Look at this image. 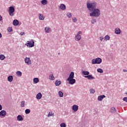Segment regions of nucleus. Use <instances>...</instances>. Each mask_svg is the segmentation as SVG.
Instances as JSON below:
<instances>
[{
    "label": "nucleus",
    "instance_id": "20",
    "mask_svg": "<svg viewBox=\"0 0 127 127\" xmlns=\"http://www.w3.org/2000/svg\"><path fill=\"white\" fill-rule=\"evenodd\" d=\"M19 23V22L18 21V20L15 19L13 21V24L15 26H17V25H18Z\"/></svg>",
    "mask_w": 127,
    "mask_h": 127
},
{
    "label": "nucleus",
    "instance_id": "34",
    "mask_svg": "<svg viewBox=\"0 0 127 127\" xmlns=\"http://www.w3.org/2000/svg\"><path fill=\"white\" fill-rule=\"evenodd\" d=\"M97 72L98 73H104V70L102 68H98Z\"/></svg>",
    "mask_w": 127,
    "mask_h": 127
},
{
    "label": "nucleus",
    "instance_id": "1",
    "mask_svg": "<svg viewBox=\"0 0 127 127\" xmlns=\"http://www.w3.org/2000/svg\"><path fill=\"white\" fill-rule=\"evenodd\" d=\"M86 5L89 11H93L97 8V2L87 1Z\"/></svg>",
    "mask_w": 127,
    "mask_h": 127
},
{
    "label": "nucleus",
    "instance_id": "22",
    "mask_svg": "<svg viewBox=\"0 0 127 127\" xmlns=\"http://www.w3.org/2000/svg\"><path fill=\"white\" fill-rule=\"evenodd\" d=\"M41 2L43 5H46L48 3V1L47 0H42Z\"/></svg>",
    "mask_w": 127,
    "mask_h": 127
},
{
    "label": "nucleus",
    "instance_id": "4",
    "mask_svg": "<svg viewBox=\"0 0 127 127\" xmlns=\"http://www.w3.org/2000/svg\"><path fill=\"white\" fill-rule=\"evenodd\" d=\"M25 45H26V46L28 47V48H31L32 47H34V40L32 39L30 40V41H27V43L25 44Z\"/></svg>",
    "mask_w": 127,
    "mask_h": 127
},
{
    "label": "nucleus",
    "instance_id": "23",
    "mask_svg": "<svg viewBox=\"0 0 127 127\" xmlns=\"http://www.w3.org/2000/svg\"><path fill=\"white\" fill-rule=\"evenodd\" d=\"M8 82H12V80H13V76L12 75H9L7 77Z\"/></svg>",
    "mask_w": 127,
    "mask_h": 127
},
{
    "label": "nucleus",
    "instance_id": "6",
    "mask_svg": "<svg viewBox=\"0 0 127 127\" xmlns=\"http://www.w3.org/2000/svg\"><path fill=\"white\" fill-rule=\"evenodd\" d=\"M101 63H102V59L100 58L92 60V64H101Z\"/></svg>",
    "mask_w": 127,
    "mask_h": 127
},
{
    "label": "nucleus",
    "instance_id": "38",
    "mask_svg": "<svg viewBox=\"0 0 127 127\" xmlns=\"http://www.w3.org/2000/svg\"><path fill=\"white\" fill-rule=\"evenodd\" d=\"M97 22V20H96V19H93L91 20V23H92V24H94V23Z\"/></svg>",
    "mask_w": 127,
    "mask_h": 127
},
{
    "label": "nucleus",
    "instance_id": "15",
    "mask_svg": "<svg viewBox=\"0 0 127 127\" xmlns=\"http://www.w3.org/2000/svg\"><path fill=\"white\" fill-rule=\"evenodd\" d=\"M74 72L72 71L70 72L69 77L67 78V79H73L74 78Z\"/></svg>",
    "mask_w": 127,
    "mask_h": 127
},
{
    "label": "nucleus",
    "instance_id": "13",
    "mask_svg": "<svg viewBox=\"0 0 127 127\" xmlns=\"http://www.w3.org/2000/svg\"><path fill=\"white\" fill-rule=\"evenodd\" d=\"M106 96L105 95H100L98 97V100L100 101H103V99H104V98H105Z\"/></svg>",
    "mask_w": 127,
    "mask_h": 127
},
{
    "label": "nucleus",
    "instance_id": "3",
    "mask_svg": "<svg viewBox=\"0 0 127 127\" xmlns=\"http://www.w3.org/2000/svg\"><path fill=\"white\" fill-rule=\"evenodd\" d=\"M82 74L85 75L84 78H87L88 80H93L95 79V77L92 76V75H89L90 72L88 71L83 70L82 71Z\"/></svg>",
    "mask_w": 127,
    "mask_h": 127
},
{
    "label": "nucleus",
    "instance_id": "7",
    "mask_svg": "<svg viewBox=\"0 0 127 127\" xmlns=\"http://www.w3.org/2000/svg\"><path fill=\"white\" fill-rule=\"evenodd\" d=\"M67 81H68L70 85H73V84H75L76 83V79L74 78H70L69 79H67Z\"/></svg>",
    "mask_w": 127,
    "mask_h": 127
},
{
    "label": "nucleus",
    "instance_id": "47",
    "mask_svg": "<svg viewBox=\"0 0 127 127\" xmlns=\"http://www.w3.org/2000/svg\"><path fill=\"white\" fill-rule=\"evenodd\" d=\"M1 37H2V35L0 33V38H1Z\"/></svg>",
    "mask_w": 127,
    "mask_h": 127
},
{
    "label": "nucleus",
    "instance_id": "36",
    "mask_svg": "<svg viewBox=\"0 0 127 127\" xmlns=\"http://www.w3.org/2000/svg\"><path fill=\"white\" fill-rule=\"evenodd\" d=\"M89 92H90V94H94V93H95V91L94 89L91 88L89 90Z\"/></svg>",
    "mask_w": 127,
    "mask_h": 127
},
{
    "label": "nucleus",
    "instance_id": "39",
    "mask_svg": "<svg viewBox=\"0 0 127 127\" xmlns=\"http://www.w3.org/2000/svg\"><path fill=\"white\" fill-rule=\"evenodd\" d=\"M77 19L76 18V17H73L72 18V21L73 22H76V21H77Z\"/></svg>",
    "mask_w": 127,
    "mask_h": 127
},
{
    "label": "nucleus",
    "instance_id": "25",
    "mask_svg": "<svg viewBox=\"0 0 127 127\" xmlns=\"http://www.w3.org/2000/svg\"><path fill=\"white\" fill-rule=\"evenodd\" d=\"M55 84L57 87H58V86H60V85H61V81L56 80Z\"/></svg>",
    "mask_w": 127,
    "mask_h": 127
},
{
    "label": "nucleus",
    "instance_id": "31",
    "mask_svg": "<svg viewBox=\"0 0 127 127\" xmlns=\"http://www.w3.org/2000/svg\"><path fill=\"white\" fill-rule=\"evenodd\" d=\"M5 59V56L3 55H0V60H4Z\"/></svg>",
    "mask_w": 127,
    "mask_h": 127
},
{
    "label": "nucleus",
    "instance_id": "33",
    "mask_svg": "<svg viewBox=\"0 0 127 127\" xmlns=\"http://www.w3.org/2000/svg\"><path fill=\"white\" fill-rule=\"evenodd\" d=\"M50 117H54V113H51V112H49L48 115V118Z\"/></svg>",
    "mask_w": 127,
    "mask_h": 127
},
{
    "label": "nucleus",
    "instance_id": "21",
    "mask_svg": "<svg viewBox=\"0 0 127 127\" xmlns=\"http://www.w3.org/2000/svg\"><path fill=\"white\" fill-rule=\"evenodd\" d=\"M49 80H51V81H53L55 80V77H54V75L53 74H50L49 76Z\"/></svg>",
    "mask_w": 127,
    "mask_h": 127
},
{
    "label": "nucleus",
    "instance_id": "27",
    "mask_svg": "<svg viewBox=\"0 0 127 127\" xmlns=\"http://www.w3.org/2000/svg\"><path fill=\"white\" fill-rule=\"evenodd\" d=\"M33 82L35 83V84H37L39 82V78L37 77H35L33 79Z\"/></svg>",
    "mask_w": 127,
    "mask_h": 127
},
{
    "label": "nucleus",
    "instance_id": "46",
    "mask_svg": "<svg viewBox=\"0 0 127 127\" xmlns=\"http://www.w3.org/2000/svg\"><path fill=\"white\" fill-rule=\"evenodd\" d=\"M1 20H2V17H1V16L0 15V21H1Z\"/></svg>",
    "mask_w": 127,
    "mask_h": 127
},
{
    "label": "nucleus",
    "instance_id": "16",
    "mask_svg": "<svg viewBox=\"0 0 127 127\" xmlns=\"http://www.w3.org/2000/svg\"><path fill=\"white\" fill-rule=\"evenodd\" d=\"M42 98V94L41 93H39L36 95V99L37 100H40Z\"/></svg>",
    "mask_w": 127,
    "mask_h": 127
},
{
    "label": "nucleus",
    "instance_id": "28",
    "mask_svg": "<svg viewBox=\"0 0 127 127\" xmlns=\"http://www.w3.org/2000/svg\"><path fill=\"white\" fill-rule=\"evenodd\" d=\"M64 95V94L63 93V92H62V91H59V97H60V98H63Z\"/></svg>",
    "mask_w": 127,
    "mask_h": 127
},
{
    "label": "nucleus",
    "instance_id": "14",
    "mask_svg": "<svg viewBox=\"0 0 127 127\" xmlns=\"http://www.w3.org/2000/svg\"><path fill=\"white\" fill-rule=\"evenodd\" d=\"M17 120L18 122H22V121H23V118H22L21 115H18L17 117Z\"/></svg>",
    "mask_w": 127,
    "mask_h": 127
},
{
    "label": "nucleus",
    "instance_id": "11",
    "mask_svg": "<svg viewBox=\"0 0 127 127\" xmlns=\"http://www.w3.org/2000/svg\"><path fill=\"white\" fill-rule=\"evenodd\" d=\"M6 115V111L2 110L0 112V117H5Z\"/></svg>",
    "mask_w": 127,
    "mask_h": 127
},
{
    "label": "nucleus",
    "instance_id": "43",
    "mask_svg": "<svg viewBox=\"0 0 127 127\" xmlns=\"http://www.w3.org/2000/svg\"><path fill=\"white\" fill-rule=\"evenodd\" d=\"M24 34H25V33H24V32H22L20 33V35H24Z\"/></svg>",
    "mask_w": 127,
    "mask_h": 127
},
{
    "label": "nucleus",
    "instance_id": "48",
    "mask_svg": "<svg viewBox=\"0 0 127 127\" xmlns=\"http://www.w3.org/2000/svg\"><path fill=\"white\" fill-rule=\"evenodd\" d=\"M123 71H124V72H127V69H124V70H123Z\"/></svg>",
    "mask_w": 127,
    "mask_h": 127
},
{
    "label": "nucleus",
    "instance_id": "44",
    "mask_svg": "<svg viewBox=\"0 0 127 127\" xmlns=\"http://www.w3.org/2000/svg\"><path fill=\"white\" fill-rule=\"evenodd\" d=\"M103 39H104V37H100V41H103Z\"/></svg>",
    "mask_w": 127,
    "mask_h": 127
},
{
    "label": "nucleus",
    "instance_id": "32",
    "mask_svg": "<svg viewBox=\"0 0 127 127\" xmlns=\"http://www.w3.org/2000/svg\"><path fill=\"white\" fill-rule=\"evenodd\" d=\"M25 113L26 115H28V114H30V109H27L25 111Z\"/></svg>",
    "mask_w": 127,
    "mask_h": 127
},
{
    "label": "nucleus",
    "instance_id": "12",
    "mask_svg": "<svg viewBox=\"0 0 127 127\" xmlns=\"http://www.w3.org/2000/svg\"><path fill=\"white\" fill-rule=\"evenodd\" d=\"M79 109V106L78 105H74L72 106V111L74 112H77Z\"/></svg>",
    "mask_w": 127,
    "mask_h": 127
},
{
    "label": "nucleus",
    "instance_id": "42",
    "mask_svg": "<svg viewBox=\"0 0 127 127\" xmlns=\"http://www.w3.org/2000/svg\"><path fill=\"white\" fill-rule=\"evenodd\" d=\"M123 101H124V102H126V103H127V97H124L123 98Z\"/></svg>",
    "mask_w": 127,
    "mask_h": 127
},
{
    "label": "nucleus",
    "instance_id": "29",
    "mask_svg": "<svg viewBox=\"0 0 127 127\" xmlns=\"http://www.w3.org/2000/svg\"><path fill=\"white\" fill-rule=\"evenodd\" d=\"M21 108H24L25 107V101H23L21 102Z\"/></svg>",
    "mask_w": 127,
    "mask_h": 127
},
{
    "label": "nucleus",
    "instance_id": "19",
    "mask_svg": "<svg viewBox=\"0 0 127 127\" xmlns=\"http://www.w3.org/2000/svg\"><path fill=\"white\" fill-rule=\"evenodd\" d=\"M44 18H45V17H44L43 15H42V14H39V19H40V20H44Z\"/></svg>",
    "mask_w": 127,
    "mask_h": 127
},
{
    "label": "nucleus",
    "instance_id": "41",
    "mask_svg": "<svg viewBox=\"0 0 127 127\" xmlns=\"http://www.w3.org/2000/svg\"><path fill=\"white\" fill-rule=\"evenodd\" d=\"M76 35H82V31H79L77 33Z\"/></svg>",
    "mask_w": 127,
    "mask_h": 127
},
{
    "label": "nucleus",
    "instance_id": "5",
    "mask_svg": "<svg viewBox=\"0 0 127 127\" xmlns=\"http://www.w3.org/2000/svg\"><path fill=\"white\" fill-rule=\"evenodd\" d=\"M14 11H15V9L14 8V6H11L9 7L8 12L10 16H13V15H14V14L13 13Z\"/></svg>",
    "mask_w": 127,
    "mask_h": 127
},
{
    "label": "nucleus",
    "instance_id": "30",
    "mask_svg": "<svg viewBox=\"0 0 127 127\" xmlns=\"http://www.w3.org/2000/svg\"><path fill=\"white\" fill-rule=\"evenodd\" d=\"M110 38H111V37H110V36H109V35H106V36L104 37V40H105V41H107V40H110Z\"/></svg>",
    "mask_w": 127,
    "mask_h": 127
},
{
    "label": "nucleus",
    "instance_id": "26",
    "mask_svg": "<svg viewBox=\"0 0 127 127\" xmlns=\"http://www.w3.org/2000/svg\"><path fill=\"white\" fill-rule=\"evenodd\" d=\"M16 74L18 77H21V76H22V72L20 71H16Z\"/></svg>",
    "mask_w": 127,
    "mask_h": 127
},
{
    "label": "nucleus",
    "instance_id": "10",
    "mask_svg": "<svg viewBox=\"0 0 127 127\" xmlns=\"http://www.w3.org/2000/svg\"><path fill=\"white\" fill-rule=\"evenodd\" d=\"M45 32L46 33H50V32H51V28L49 27H46L45 28Z\"/></svg>",
    "mask_w": 127,
    "mask_h": 127
},
{
    "label": "nucleus",
    "instance_id": "18",
    "mask_svg": "<svg viewBox=\"0 0 127 127\" xmlns=\"http://www.w3.org/2000/svg\"><path fill=\"white\" fill-rule=\"evenodd\" d=\"M60 7L62 10H65V9H66V5H65L64 4H61Z\"/></svg>",
    "mask_w": 127,
    "mask_h": 127
},
{
    "label": "nucleus",
    "instance_id": "24",
    "mask_svg": "<svg viewBox=\"0 0 127 127\" xmlns=\"http://www.w3.org/2000/svg\"><path fill=\"white\" fill-rule=\"evenodd\" d=\"M110 112L112 114H115L116 113V108L115 107H112L110 109Z\"/></svg>",
    "mask_w": 127,
    "mask_h": 127
},
{
    "label": "nucleus",
    "instance_id": "9",
    "mask_svg": "<svg viewBox=\"0 0 127 127\" xmlns=\"http://www.w3.org/2000/svg\"><path fill=\"white\" fill-rule=\"evenodd\" d=\"M74 38L76 41H80V40L82 39V36L81 35H75Z\"/></svg>",
    "mask_w": 127,
    "mask_h": 127
},
{
    "label": "nucleus",
    "instance_id": "40",
    "mask_svg": "<svg viewBox=\"0 0 127 127\" xmlns=\"http://www.w3.org/2000/svg\"><path fill=\"white\" fill-rule=\"evenodd\" d=\"M7 30L9 32H11V31H12V28L11 27V28H8L7 29Z\"/></svg>",
    "mask_w": 127,
    "mask_h": 127
},
{
    "label": "nucleus",
    "instance_id": "8",
    "mask_svg": "<svg viewBox=\"0 0 127 127\" xmlns=\"http://www.w3.org/2000/svg\"><path fill=\"white\" fill-rule=\"evenodd\" d=\"M25 63L27 64V65H30L31 64V60L30 58H25Z\"/></svg>",
    "mask_w": 127,
    "mask_h": 127
},
{
    "label": "nucleus",
    "instance_id": "35",
    "mask_svg": "<svg viewBox=\"0 0 127 127\" xmlns=\"http://www.w3.org/2000/svg\"><path fill=\"white\" fill-rule=\"evenodd\" d=\"M66 15L69 18L72 17V14L70 12L67 13Z\"/></svg>",
    "mask_w": 127,
    "mask_h": 127
},
{
    "label": "nucleus",
    "instance_id": "2",
    "mask_svg": "<svg viewBox=\"0 0 127 127\" xmlns=\"http://www.w3.org/2000/svg\"><path fill=\"white\" fill-rule=\"evenodd\" d=\"M90 12L89 15L91 17H99L101 15V11L98 8L94 9Z\"/></svg>",
    "mask_w": 127,
    "mask_h": 127
},
{
    "label": "nucleus",
    "instance_id": "37",
    "mask_svg": "<svg viewBox=\"0 0 127 127\" xmlns=\"http://www.w3.org/2000/svg\"><path fill=\"white\" fill-rule=\"evenodd\" d=\"M61 127H66V124L63 123L60 124Z\"/></svg>",
    "mask_w": 127,
    "mask_h": 127
},
{
    "label": "nucleus",
    "instance_id": "17",
    "mask_svg": "<svg viewBox=\"0 0 127 127\" xmlns=\"http://www.w3.org/2000/svg\"><path fill=\"white\" fill-rule=\"evenodd\" d=\"M115 32L116 34H121V29L119 28H116L115 30Z\"/></svg>",
    "mask_w": 127,
    "mask_h": 127
},
{
    "label": "nucleus",
    "instance_id": "45",
    "mask_svg": "<svg viewBox=\"0 0 127 127\" xmlns=\"http://www.w3.org/2000/svg\"><path fill=\"white\" fill-rule=\"evenodd\" d=\"M2 110V106L0 104V111H1Z\"/></svg>",
    "mask_w": 127,
    "mask_h": 127
}]
</instances>
